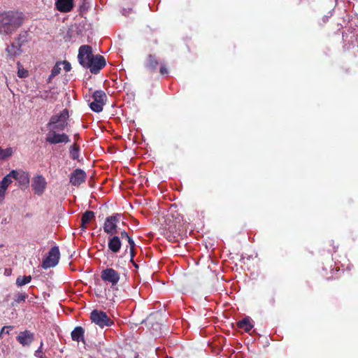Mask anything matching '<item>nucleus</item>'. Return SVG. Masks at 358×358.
I'll return each mask as SVG.
<instances>
[{"label":"nucleus","instance_id":"obj_1","mask_svg":"<svg viewBox=\"0 0 358 358\" xmlns=\"http://www.w3.org/2000/svg\"><path fill=\"white\" fill-rule=\"evenodd\" d=\"M23 22L22 13L8 10L0 13V34L3 35L13 34L22 26Z\"/></svg>","mask_w":358,"mask_h":358},{"label":"nucleus","instance_id":"obj_2","mask_svg":"<svg viewBox=\"0 0 358 358\" xmlns=\"http://www.w3.org/2000/svg\"><path fill=\"white\" fill-rule=\"evenodd\" d=\"M69 117V113L66 108H64L59 114L53 115L46 125L48 129L64 131L68 125Z\"/></svg>","mask_w":358,"mask_h":358},{"label":"nucleus","instance_id":"obj_3","mask_svg":"<svg viewBox=\"0 0 358 358\" xmlns=\"http://www.w3.org/2000/svg\"><path fill=\"white\" fill-rule=\"evenodd\" d=\"M159 231L171 242L176 241L178 238L185 236L187 234L184 225H163L159 227Z\"/></svg>","mask_w":358,"mask_h":358},{"label":"nucleus","instance_id":"obj_4","mask_svg":"<svg viewBox=\"0 0 358 358\" xmlns=\"http://www.w3.org/2000/svg\"><path fill=\"white\" fill-rule=\"evenodd\" d=\"M90 319L92 322L101 329L110 327L114 323L106 313L99 310H94L91 312Z\"/></svg>","mask_w":358,"mask_h":358},{"label":"nucleus","instance_id":"obj_5","mask_svg":"<svg viewBox=\"0 0 358 358\" xmlns=\"http://www.w3.org/2000/svg\"><path fill=\"white\" fill-rule=\"evenodd\" d=\"M83 67L89 69L90 72L93 74H97L99 71L106 65V61L103 56L101 55H96L90 59V60L86 61Z\"/></svg>","mask_w":358,"mask_h":358},{"label":"nucleus","instance_id":"obj_6","mask_svg":"<svg viewBox=\"0 0 358 358\" xmlns=\"http://www.w3.org/2000/svg\"><path fill=\"white\" fill-rule=\"evenodd\" d=\"M60 252L59 247L54 246L51 248L47 257L42 262V267L45 269L55 266L59 260Z\"/></svg>","mask_w":358,"mask_h":358},{"label":"nucleus","instance_id":"obj_7","mask_svg":"<svg viewBox=\"0 0 358 358\" xmlns=\"http://www.w3.org/2000/svg\"><path fill=\"white\" fill-rule=\"evenodd\" d=\"M101 278L106 284L110 285L111 287L116 286L120 280V273L112 268H107L101 271Z\"/></svg>","mask_w":358,"mask_h":358},{"label":"nucleus","instance_id":"obj_8","mask_svg":"<svg viewBox=\"0 0 358 358\" xmlns=\"http://www.w3.org/2000/svg\"><path fill=\"white\" fill-rule=\"evenodd\" d=\"M94 101L90 104V107L94 112L100 113L103 110L107 96L103 90H96L92 95Z\"/></svg>","mask_w":358,"mask_h":358},{"label":"nucleus","instance_id":"obj_9","mask_svg":"<svg viewBox=\"0 0 358 358\" xmlns=\"http://www.w3.org/2000/svg\"><path fill=\"white\" fill-rule=\"evenodd\" d=\"M48 132L45 137L46 142L50 144L67 143L70 142L69 136L64 133H57L58 130L48 129Z\"/></svg>","mask_w":358,"mask_h":358},{"label":"nucleus","instance_id":"obj_10","mask_svg":"<svg viewBox=\"0 0 358 358\" xmlns=\"http://www.w3.org/2000/svg\"><path fill=\"white\" fill-rule=\"evenodd\" d=\"M94 55L92 53V48L90 45H83L79 48L78 59L83 66L87 64L86 61L90 60Z\"/></svg>","mask_w":358,"mask_h":358},{"label":"nucleus","instance_id":"obj_11","mask_svg":"<svg viewBox=\"0 0 358 358\" xmlns=\"http://www.w3.org/2000/svg\"><path fill=\"white\" fill-rule=\"evenodd\" d=\"M47 182L45 178L38 175L33 178L31 187L35 194L42 195L46 188Z\"/></svg>","mask_w":358,"mask_h":358},{"label":"nucleus","instance_id":"obj_12","mask_svg":"<svg viewBox=\"0 0 358 358\" xmlns=\"http://www.w3.org/2000/svg\"><path fill=\"white\" fill-rule=\"evenodd\" d=\"M86 177V173L83 170L76 169L70 176V182L73 186H79L85 181Z\"/></svg>","mask_w":358,"mask_h":358},{"label":"nucleus","instance_id":"obj_13","mask_svg":"<svg viewBox=\"0 0 358 358\" xmlns=\"http://www.w3.org/2000/svg\"><path fill=\"white\" fill-rule=\"evenodd\" d=\"M10 176L21 185H27L29 183V175L27 171L22 170H13L10 171Z\"/></svg>","mask_w":358,"mask_h":358},{"label":"nucleus","instance_id":"obj_14","mask_svg":"<svg viewBox=\"0 0 358 358\" xmlns=\"http://www.w3.org/2000/svg\"><path fill=\"white\" fill-rule=\"evenodd\" d=\"M130 216L129 215H124L122 213H115L112 215L108 216L106 218L104 224H126V222H128V218Z\"/></svg>","mask_w":358,"mask_h":358},{"label":"nucleus","instance_id":"obj_15","mask_svg":"<svg viewBox=\"0 0 358 358\" xmlns=\"http://www.w3.org/2000/svg\"><path fill=\"white\" fill-rule=\"evenodd\" d=\"M34 338V334L29 330H25L19 334L16 337L17 341L23 346L29 345Z\"/></svg>","mask_w":358,"mask_h":358},{"label":"nucleus","instance_id":"obj_16","mask_svg":"<svg viewBox=\"0 0 358 358\" xmlns=\"http://www.w3.org/2000/svg\"><path fill=\"white\" fill-rule=\"evenodd\" d=\"M159 62L155 55L150 54L147 57L145 67L150 73H155L157 70Z\"/></svg>","mask_w":358,"mask_h":358},{"label":"nucleus","instance_id":"obj_17","mask_svg":"<svg viewBox=\"0 0 358 358\" xmlns=\"http://www.w3.org/2000/svg\"><path fill=\"white\" fill-rule=\"evenodd\" d=\"M73 0H57L55 3L56 8L62 13L70 12L73 8Z\"/></svg>","mask_w":358,"mask_h":358},{"label":"nucleus","instance_id":"obj_18","mask_svg":"<svg viewBox=\"0 0 358 358\" xmlns=\"http://www.w3.org/2000/svg\"><path fill=\"white\" fill-rule=\"evenodd\" d=\"M121 245L122 243L118 236H114L108 239V247L113 253L119 252Z\"/></svg>","mask_w":358,"mask_h":358},{"label":"nucleus","instance_id":"obj_19","mask_svg":"<svg viewBox=\"0 0 358 358\" xmlns=\"http://www.w3.org/2000/svg\"><path fill=\"white\" fill-rule=\"evenodd\" d=\"M236 326L238 328L243 329L245 332H249L253 328L254 324L250 317H245L243 320L238 321Z\"/></svg>","mask_w":358,"mask_h":358},{"label":"nucleus","instance_id":"obj_20","mask_svg":"<svg viewBox=\"0 0 358 358\" xmlns=\"http://www.w3.org/2000/svg\"><path fill=\"white\" fill-rule=\"evenodd\" d=\"M6 52L8 55L10 57L18 55L21 52V43L16 41L11 43L10 45L7 47Z\"/></svg>","mask_w":358,"mask_h":358},{"label":"nucleus","instance_id":"obj_21","mask_svg":"<svg viewBox=\"0 0 358 358\" xmlns=\"http://www.w3.org/2000/svg\"><path fill=\"white\" fill-rule=\"evenodd\" d=\"M84 333L85 330L82 327L78 326L75 327V329L71 331L72 340L77 342H79L80 341H83Z\"/></svg>","mask_w":358,"mask_h":358},{"label":"nucleus","instance_id":"obj_22","mask_svg":"<svg viewBox=\"0 0 358 358\" xmlns=\"http://www.w3.org/2000/svg\"><path fill=\"white\" fill-rule=\"evenodd\" d=\"M95 214L93 211L87 210L81 216L80 224H89L90 222L94 221Z\"/></svg>","mask_w":358,"mask_h":358},{"label":"nucleus","instance_id":"obj_23","mask_svg":"<svg viewBox=\"0 0 358 358\" xmlns=\"http://www.w3.org/2000/svg\"><path fill=\"white\" fill-rule=\"evenodd\" d=\"M31 280V275H20L16 279V285L19 287L23 286L29 282H30Z\"/></svg>","mask_w":358,"mask_h":358},{"label":"nucleus","instance_id":"obj_24","mask_svg":"<svg viewBox=\"0 0 358 358\" xmlns=\"http://www.w3.org/2000/svg\"><path fill=\"white\" fill-rule=\"evenodd\" d=\"M80 148L77 143H73L70 148V155L73 159L79 158Z\"/></svg>","mask_w":358,"mask_h":358},{"label":"nucleus","instance_id":"obj_25","mask_svg":"<svg viewBox=\"0 0 358 358\" xmlns=\"http://www.w3.org/2000/svg\"><path fill=\"white\" fill-rule=\"evenodd\" d=\"M173 215L171 213H168L165 215V222H169V224H179L181 222V217L178 215L177 217H175L174 220H172L173 218Z\"/></svg>","mask_w":358,"mask_h":358},{"label":"nucleus","instance_id":"obj_26","mask_svg":"<svg viewBox=\"0 0 358 358\" xmlns=\"http://www.w3.org/2000/svg\"><path fill=\"white\" fill-rule=\"evenodd\" d=\"M13 155V148H7L6 149H2L0 148V159H5Z\"/></svg>","mask_w":358,"mask_h":358},{"label":"nucleus","instance_id":"obj_27","mask_svg":"<svg viewBox=\"0 0 358 358\" xmlns=\"http://www.w3.org/2000/svg\"><path fill=\"white\" fill-rule=\"evenodd\" d=\"M12 176H10V172L6 175L0 182V187H3L7 189L8 185L12 182Z\"/></svg>","mask_w":358,"mask_h":358},{"label":"nucleus","instance_id":"obj_28","mask_svg":"<svg viewBox=\"0 0 358 358\" xmlns=\"http://www.w3.org/2000/svg\"><path fill=\"white\" fill-rule=\"evenodd\" d=\"M117 225H103V230L106 233L110 235H113L117 233Z\"/></svg>","mask_w":358,"mask_h":358},{"label":"nucleus","instance_id":"obj_29","mask_svg":"<svg viewBox=\"0 0 358 358\" xmlns=\"http://www.w3.org/2000/svg\"><path fill=\"white\" fill-rule=\"evenodd\" d=\"M17 66H18V71H17V76L20 77V78H26L28 76V71L23 69V68H21L20 66V62H17Z\"/></svg>","mask_w":358,"mask_h":358},{"label":"nucleus","instance_id":"obj_30","mask_svg":"<svg viewBox=\"0 0 358 358\" xmlns=\"http://www.w3.org/2000/svg\"><path fill=\"white\" fill-rule=\"evenodd\" d=\"M27 296L28 295L26 293L17 294L15 296V301L17 303H20L22 301H24Z\"/></svg>","mask_w":358,"mask_h":358},{"label":"nucleus","instance_id":"obj_31","mask_svg":"<svg viewBox=\"0 0 358 358\" xmlns=\"http://www.w3.org/2000/svg\"><path fill=\"white\" fill-rule=\"evenodd\" d=\"M27 32L22 33L16 39V42L21 43V45L27 41Z\"/></svg>","mask_w":358,"mask_h":358},{"label":"nucleus","instance_id":"obj_32","mask_svg":"<svg viewBox=\"0 0 358 358\" xmlns=\"http://www.w3.org/2000/svg\"><path fill=\"white\" fill-rule=\"evenodd\" d=\"M60 71L61 68L58 66V64H56L51 71V75L50 76V78L58 75L60 73Z\"/></svg>","mask_w":358,"mask_h":358},{"label":"nucleus","instance_id":"obj_33","mask_svg":"<svg viewBox=\"0 0 358 358\" xmlns=\"http://www.w3.org/2000/svg\"><path fill=\"white\" fill-rule=\"evenodd\" d=\"M43 343L41 342V345H40V347L35 352V356L38 357V358H45L44 355H43V352H42V347H43Z\"/></svg>","mask_w":358,"mask_h":358},{"label":"nucleus","instance_id":"obj_34","mask_svg":"<svg viewBox=\"0 0 358 358\" xmlns=\"http://www.w3.org/2000/svg\"><path fill=\"white\" fill-rule=\"evenodd\" d=\"M159 72L161 75H165L168 73V70L165 66V64L162 62L160 63Z\"/></svg>","mask_w":358,"mask_h":358},{"label":"nucleus","instance_id":"obj_35","mask_svg":"<svg viewBox=\"0 0 358 358\" xmlns=\"http://www.w3.org/2000/svg\"><path fill=\"white\" fill-rule=\"evenodd\" d=\"M6 189L0 187V203L4 200Z\"/></svg>","mask_w":358,"mask_h":358},{"label":"nucleus","instance_id":"obj_36","mask_svg":"<svg viewBox=\"0 0 358 358\" xmlns=\"http://www.w3.org/2000/svg\"><path fill=\"white\" fill-rule=\"evenodd\" d=\"M127 241L129 244L130 250H134L136 245H135L134 240L130 237V238H129V239H127Z\"/></svg>","mask_w":358,"mask_h":358},{"label":"nucleus","instance_id":"obj_37","mask_svg":"<svg viewBox=\"0 0 358 358\" xmlns=\"http://www.w3.org/2000/svg\"><path fill=\"white\" fill-rule=\"evenodd\" d=\"M63 65H64V69L65 70V71H69L71 69V64L69 62H66V61H64L63 62Z\"/></svg>","mask_w":358,"mask_h":358},{"label":"nucleus","instance_id":"obj_38","mask_svg":"<svg viewBox=\"0 0 358 358\" xmlns=\"http://www.w3.org/2000/svg\"><path fill=\"white\" fill-rule=\"evenodd\" d=\"M120 235H121L122 238H126L127 240V239H129V238H130V236L128 235V234L125 231H122L120 233Z\"/></svg>","mask_w":358,"mask_h":358},{"label":"nucleus","instance_id":"obj_39","mask_svg":"<svg viewBox=\"0 0 358 358\" xmlns=\"http://www.w3.org/2000/svg\"><path fill=\"white\" fill-rule=\"evenodd\" d=\"M98 217H99V221L101 222L102 220H103L104 215L103 214L99 215Z\"/></svg>","mask_w":358,"mask_h":358},{"label":"nucleus","instance_id":"obj_40","mask_svg":"<svg viewBox=\"0 0 358 358\" xmlns=\"http://www.w3.org/2000/svg\"><path fill=\"white\" fill-rule=\"evenodd\" d=\"M130 253H131V259H133V258L135 256V252L134 250H130Z\"/></svg>","mask_w":358,"mask_h":358},{"label":"nucleus","instance_id":"obj_41","mask_svg":"<svg viewBox=\"0 0 358 358\" xmlns=\"http://www.w3.org/2000/svg\"><path fill=\"white\" fill-rule=\"evenodd\" d=\"M87 225H84V224L80 225V227H81V228H82V229H81V230H82V231H85V229L87 228Z\"/></svg>","mask_w":358,"mask_h":358},{"label":"nucleus","instance_id":"obj_42","mask_svg":"<svg viewBox=\"0 0 358 358\" xmlns=\"http://www.w3.org/2000/svg\"><path fill=\"white\" fill-rule=\"evenodd\" d=\"M6 328H8V327H3L2 328V329H1V334H1L2 333L5 332V329H6Z\"/></svg>","mask_w":358,"mask_h":358},{"label":"nucleus","instance_id":"obj_43","mask_svg":"<svg viewBox=\"0 0 358 358\" xmlns=\"http://www.w3.org/2000/svg\"><path fill=\"white\" fill-rule=\"evenodd\" d=\"M78 138H79V135L78 134L75 135V138L78 139Z\"/></svg>","mask_w":358,"mask_h":358},{"label":"nucleus","instance_id":"obj_44","mask_svg":"<svg viewBox=\"0 0 358 358\" xmlns=\"http://www.w3.org/2000/svg\"><path fill=\"white\" fill-rule=\"evenodd\" d=\"M167 358H173V357H167Z\"/></svg>","mask_w":358,"mask_h":358},{"label":"nucleus","instance_id":"obj_45","mask_svg":"<svg viewBox=\"0 0 358 358\" xmlns=\"http://www.w3.org/2000/svg\"><path fill=\"white\" fill-rule=\"evenodd\" d=\"M0 247H2V245H0Z\"/></svg>","mask_w":358,"mask_h":358}]
</instances>
